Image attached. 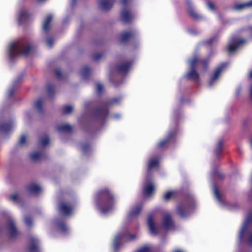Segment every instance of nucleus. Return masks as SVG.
I'll list each match as a JSON object with an SVG mask.
<instances>
[{"label":"nucleus","instance_id":"7c9ffc66","mask_svg":"<svg viewBox=\"0 0 252 252\" xmlns=\"http://www.w3.org/2000/svg\"><path fill=\"white\" fill-rule=\"evenodd\" d=\"M213 53L211 52L209 53V55L207 57L206 59L200 60L199 62L201 63V64L203 66L204 68H206L207 64L209 63L211 59V57L212 56Z\"/></svg>","mask_w":252,"mask_h":252},{"label":"nucleus","instance_id":"b1692460","mask_svg":"<svg viewBox=\"0 0 252 252\" xmlns=\"http://www.w3.org/2000/svg\"><path fill=\"white\" fill-rule=\"evenodd\" d=\"M158 160L157 158L151 159L148 163V171H151L153 169L158 167Z\"/></svg>","mask_w":252,"mask_h":252},{"label":"nucleus","instance_id":"49530a36","mask_svg":"<svg viewBox=\"0 0 252 252\" xmlns=\"http://www.w3.org/2000/svg\"><path fill=\"white\" fill-rule=\"evenodd\" d=\"M46 43L48 47L51 48L54 44V40L52 38H49L47 39Z\"/></svg>","mask_w":252,"mask_h":252},{"label":"nucleus","instance_id":"393cba45","mask_svg":"<svg viewBox=\"0 0 252 252\" xmlns=\"http://www.w3.org/2000/svg\"><path fill=\"white\" fill-rule=\"evenodd\" d=\"M250 8L249 2L237 3L234 5V8L237 10H241Z\"/></svg>","mask_w":252,"mask_h":252},{"label":"nucleus","instance_id":"6e6d98bb","mask_svg":"<svg viewBox=\"0 0 252 252\" xmlns=\"http://www.w3.org/2000/svg\"><path fill=\"white\" fill-rule=\"evenodd\" d=\"M120 117V115L119 114H116V115H114V117L116 119H117V118H119Z\"/></svg>","mask_w":252,"mask_h":252},{"label":"nucleus","instance_id":"a211bd4d","mask_svg":"<svg viewBox=\"0 0 252 252\" xmlns=\"http://www.w3.org/2000/svg\"><path fill=\"white\" fill-rule=\"evenodd\" d=\"M28 191L32 194L37 195L42 191L41 187L36 184H31L29 185L27 188Z\"/></svg>","mask_w":252,"mask_h":252},{"label":"nucleus","instance_id":"6e6552de","mask_svg":"<svg viewBox=\"0 0 252 252\" xmlns=\"http://www.w3.org/2000/svg\"><path fill=\"white\" fill-rule=\"evenodd\" d=\"M227 65V63H222L216 68L209 81L208 83L210 86H213L219 80L221 73L224 71Z\"/></svg>","mask_w":252,"mask_h":252},{"label":"nucleus","instance_id":"79ce46f5","mask_svg":"<svg viewBox=\"0 0 252 252\" xmlns=\"http://www.w3.org/2000/svg\"><path fill=\"white\" fill-rule=\"evenodd\" d=\"M151 249L147 246H143L140 248L136 252H150Z\"/></svg>","mask_w":252,"mask_h":252},{"label":"nucleus","instance_id":"1a4fd4ad","mask_svg":"<svg viewBox=\"0 0 252 252\" xmlns=\"http://www.w3.org/2000/svg\"><path fill=\"white\" fill-rule=\"evenodd\" d=\"M161 227L165 230H171L174 228V222L171 214L165 212L163 214Z\"/></svg>","mask_w":252,"mask_h":252},{"label":"nucleus","instance_id":"ea45409f","mask_svg":"<svg viewBox=\"0 0 252 252\" xmlns=\"http://www.w3.org/2000/svg\"><path fill=\"white\" fill-rule=\"evenodd\" d=\"M27 137L26 135H22L19 139V144L20 146H23L25 144H26V142H27Z\"/></svg>","mask_w":252,"mask_h":252},{"label":"nucleus","instance_id":"9d476101","mask_svg":"<svg viewBox=\"0 0 252 252\" xmlns=\"http://www.w3.org/2000/svg\"><path fill=\"white\" fill-rule=\"evenodd\" d=\"M136 237V236L135 234H129L128 232L117 234L116 235L113 240V248L115 250H117L119 246L121 245V240L123 238L128 240H132Z\"/></svg>","mask_w":252,"mask_h":252},{"label":"nucleus","instance_id":"c9c22d12","mask_svg":"<svg viewBox=\"0 0 252 252\" xmlns=\"http://www.w3.org/2000/svg\"><path fill=\"white\" fill-rule=\"evenodd\" d=\"M223 143V141L222 139H220L218 142L216 149L215 150V152L216 154H219L221 151L222 150V146Z\"/></svg>","mask_w":252,"mask_h":252},{"label":"nucleus","instance_id":"72a5a7b5","mask_svg":"<svg viewBox=\"0 0 252 252\" xmlns=\"http://www.w3.org/2000/svg\"><path fill=\"white\" fill-rule=\"evenodd\" d=\"M57 227L62 232H65L68 229V227L63 222L58 223Z\"/></svg>","mask_w":252,"mask_h":252},{"label":"nucleus","instance_id":"5701e85b","mask_svg":"<svg viewBox=\"0 0 252 252\" xmlns=\"http://www.w3.org/2000/svg\"><path fill=\"white\" fill-rule=\"evenodd\" d=\"M131 63H130L126 62L121 64L118 68L119 71L121 73H126L130 68Z\"/></svg>","mask_w":252,"mask_h":252},{"label":"nucleus","instance_id":"f704fd0d","mask_svg":"<svg viewBox=\"0 0 252 252\" xmlns=\"http://www.w3.org/2000/svg\"><path fill=\"white\" fill-rule=\"evenodd\" d=\"M189 14L194 19H199L200 16L196 13L194 9L190 8L188 10Z\"/></svg>","mask_w":252,"mask_h":252},{"label":"nucleus","instance_id":"39448f33","mask_svg":"<svg viewBox=\"0 0 252 252\" xmlns=\"http://www.w3.org/2000/svg\"><path fill=\"white\" fill-rule=\"evenodd\" d=\"M198 56L197 55H194L192 58L189 61L190 69L186 75V77L195 82H199L200 80L199 75L195 70V65L198 62Z\"/></svg>","mask_w":252,"mask_h":252},{"label":"nucleus","instance_id":"473e14b6","mask_svg":"<svg viewBox=\"0 0 252 252\" xmlns=\"http://www.w3.org/2000/svg\"><path fill=\"white\" fill-rule=\"evenodd\" d=\"M49 143V140L47 136H44L40 140L39 142V145L41 147H44L47 146Z\"/></svg>","mask_w":252,"mask_h":252},{"label":"nucleus","instance_id":"9b49d317","mask_svg":"<svg viewBox=\"0 0 252 252\" xmlns=\"http://www.w3.org/2000/svg\"><path fill=\"white\" fill-rule=\"evenodd\" d=\"M7 227V232L9 237L14 238L18 236L19 232L15 226V221L13 219H10L8 220Z\"/></svg>","mask_w":252,"mask_h":252},{"label":"nucleus","instance_id":"58836bf2","mask_svg":"<svg viewBox=\"0 0 252 252\" xmlns=\"http://www.w3.org/2000/svg\"><path fill=\"white\" fill-rule=\"evenodd\" d=\"M218 36H214L210 38L209 39L205 41L206 44L208 45H212L214 44L215 42H216L218 40Z\"/></svg>","mask_w":252,"mask_h":252},{"label":"nucleus","instance_id":"f257e3e1","mask_svg":"<svg viewBox=\"0 0 252 252\" xmlns=\"http://www.w3.org/2000/svg\"><path fill=\"white\" fill-rule=\"evenodd\" d=\"M96 206L102 215H106L113 210L116 203V197L107 189L97 191L94 196Z\"/></svg>","mask_w":252,"mask_h":252},{"label":"nucleus","instance_id":"bb28decb","mask_svg":"<svg viewBox=\"0 0 252 252\" xmlns=\"http://www.w3.org/2000/svg\"><path fill=\"white\" fill-rule=\"evenodd\" d=\"M134 34L132 32H123L120 36V40L122 42H126L128 39L132 37Z\"/></svg>","mask_w":252,"mask_h":252},{"label":"nucleus","instance_id":"4c0bfd02","mask_svg":"<svg viewBox=\"0 0 252 252\" xmlns=\"http://www.w3.org/2000/svg\"><path fill=\"white\" fill-rule=\"evenodd\" d=\"M24 223L27 226H30L32 223V220L30 217H25L24 219Z\"/></svg>","mask_w":252,"mask_h":252},{"label":"nucleus","instance_id":"f3484780","mask_svg":"<svg viewBox=\"0 0 252 252\" xmlns=\"http://www.w3.org/2000/svg\"><path fill=\"white\" fill-rule=\"evenodd\" d=\"M189 207L180 204L177 207V212L181 218H185L189 214Z\"/></svg>","mask_w":252,"mask_h":252},{"label":"nucleus","instance_id":"0eeeda50","mask_svg":"<svg viewBox=\"0 0 252 252\" xmlns=\"http://www.w3.org/2000/svg\"><path fill=\"white\" fill-rule=\"evenodd\" d=\"M131 0H121V2L123 5V8L122 9L121 14V20L125 23L130 22L134 17L133 14L127 7Z\"/></svg>","mask_w":252,"mask_h":252},{"label":"nucleus","instance_id":"4d7b16f0","mask_svg":"<svg viewBox=\"0 0 252 252\" xmlns=\"http://www.w3.org/2000/svg\"><path fill=\"white\" fill-rule=\"evenodd\" d=\"M174 252H183L182 251H181L180 250H176Z\"/></svg>","mask_w":252,"mask_h":252},{"label":"nucleus","instance_id":"09e8293b","mask_svg":"<svg viewBox=\"0 0 252 252\" xmlns=\"http://www.w3.org/2000/svg\"><path fill=\"white\" fill-rule=\"evenodd\" d=\"M102 89L103 86L101 84L98 83L96 85V90L98 93H100Z\"/></svg>","mask_w":252,"mask_h":252},{"label":"nucleus","instance_id":"20e7f679","mask_svg":"<svg viewBox=\"0 0 252 252\" xmlns=\"http://www.w3.org/2000/svg\"><path fill=\"white\" fill-rule=\"evenodd\" d=\"M245 235L248 244L252 246V211L249 213L244 222L239 233V238L243 239Z\"/></svg>","mask_w":252,"mask_h":252},{"label":"nucleus","instance_id":"de8ad7c7","mask_svg":"<svg viewBox=\"0 0 252 252\" xmlns=\"http://www.w3.org/2000/svg\"><path fill=\"white\" fill-rule=\"evenodd\" d=\"M102 55L101 53H95L94 55L93 58L95 60H98L101 58Z\"/></svg>","mask_w":252,"mask_h":252},{"label":"nucleus","instance_id":"8fccbe9b","mask_svg":"<svg viewBox=\"0 0 252 252\" xmlns=\"http://www.w3.org/2000/svg\"><path fill=\"white\" fill-rule=\"evenodd\" d=\"M99 114L100 115L101 117L103 118L106 116V112L104 110H101L99 112Z\"/></svg>","mask_w":252,"mask_h":252},{"label":"nucleus","instance_id":"c03bdc74","mask_svg":"<svg viewBox=\"0 0 252 252\" xmlns=\"http://www.w3.org/2000/svg\"><path fill=\"white\" fill-rule=\"evenodd\" d=\"M42 105V101L40 100H36L34 104L35 107L38 110H40L41 109Z\"/></svg>","mask_w":252,"mask_h":252},{"label":"nucleus","instance_id":"603ef678","mask_svg":"<svg viewBox=\"0 0 252 252\" xmlns=\"http://www.w3.org/2000/svg\"><path fill=\"white\" fill-rule=\"evenodd\" d=\"M56 74L58 77H60L61 73L60 71L58 70L56 71Z\"/></svg>","mask_w":252,"mask_h":252},{"label":"nucleus","instance_id":"dca6fc26","mask_svg":"<svg viewBox=\"0 0 252 252\" xmlns=\"http://www.w3.org/2000/svg\"><path fill=\"white\" fill-rule=\"evenodd\" d=\"M29 16L27 10L24 7L20 8L17 13V21L19 25H21L23 21L27 19Z\"/></svg>","mask_w":252,"mask_h":252},{"label":"nucleus","instance_id":"2eb2a0df","mask_svg":"<svg viewBox=\"0 0 252 252\" xmlns=\"http://www.w3.org/2000/svg\"><path fill=\"white\" fill-rule=\"evenodd\" d=\"M114 2L115 0H99L98 6L102 10L107 11L112 8Z\"/></svg>","mask_w":252,"mask_h":252},{"label":"nucleus","instance_id":"a19ab883","mask_svg":"<svg viewBox=\"0 0 252 252\" xmlns=\"http://www.w3.org/2000/svg\"><path fill=\"white\" fill-rule=\"evenodd\" d=\"M9 198H10V199L14 202L16 203L18 202L19 199L20 198V196L17 193H14L10 196Z\"/></svg>","mask_w":252,"mask_h":252},{"label":"nucleus","instance_id":"4468645a","mask_svg":"<svg viewBox=\"0 0 252 252\" xmlns=\"http://www.w3.org/2000/svg\"><path fill=\"white\" fill-rule=\"evenodd\" d=\"M142 208V205L141 204H137L132 206L128 214L127 220H130L137 217L139 215Z\"/></svg>","mask_w":252,"mask_h":252},{"label":"nucleus","instance_id":"a878e982","mask_svg":"<svg viewBox=\"0 0 252 252\" xmlns=\"http://www.w3.org/2000/svg\"><path fill=\"white\" fill-rule=\"evenodd\" d=\"M72 129L71 126L67 124H63L59 125L57 129L61 132H68Z\"/></svg>","mask_w":252,"mask_h":252},{"label":"nucleus","instance_id":"e433bc0d","mask_svg":"<svg viewBox=\"0 0 252 252\" xmlns=\"http://www.w3.org/2000/svg\"><path fill=\"white\" fill-rule=\"evenodd\" d=\"M73 110V107L71 105L65 106L63 109V112L65 114H69Z\"/></svg>","mask_w":252,"mask_h":252},{"label":"nucleus","instance_id":"4be33fe9","mask_svg":"<svg viewBox=\"0 0 252 252\" xmlns=\"http://www.w3.org/2000/svg\"><path fill=\"white\" fill-rule=\"evenodd\" d=\"M29 250L30 252H38V241L36 239H33L32 240L30 246Z\"/></svg>","mask_w":252,"mask_h":252},{"label":"nucleus","instance_id":"cd10ccee","mask_svg":"<svg viewBox=\"0 0 252 252\" xmlns=\"http://www.w3.org/2000/svg\"><path fill=\"white\" fill-rule=\"evenodd\" d=\"M213 191L214 192V195L218 202V203L220 204V205L223 206V202L222 199H221L220 195L219 193V192L217 188L215 186H213Z\"/></svg>","mask_w":252,"mask_h":252},{"label":"nucleus","instance_id":"a18cd8bd","mask_svg":"<svg viewBox=\"0 0 252 252\" xmlns=\"http://www.w3.org/2000/svg\"><path fill=\"white\" fill-rule=\"evenodd\" d=\"M249 77L252 81V84L250 88V95L251 99L252 100V70L249 73Z\"/></svg>","mask_w":252,"mask_h":252},{"label":"nucleus","instance_id":"3c124183","mask_svg":"<svg viewBox=\"0 0 252 252\" xmlns=\"http://www.w3.org/2000/svg\"><path fill=\"white\" fill-rule=\"evenodd\" d=\"M14 90L13 89H10L9 90H8V94L9 96H11L14 93Z\"/></svg>","mask_w":252,"mask_h":252},{"label":"nucleus","instance_id":"423d86ee","mask_svg":"<svg viewBox=\"0 0 252 252\" xmlns=\"http://www.w3.org/2000/svg\"><path fill=\"white\" fill-rule=\"evenodd\" d=\"M155 186L152 179L149 175H148L143 184V193L145 197L152 196L155 192Z\"/></svg>","mask_w":252,"mask_h":252},{"label":"nucleus","instance_id":"f03ea898","mask_svg":"<svg viewBox=\"0 0 252 252\" xmlns=\"http://www.w3.org/2000/svg\"><path fill=\"white\" fill-rule=\"evenodd\" d=\"M32 50L31 46L21 41L10 42L7 48V53L11 60L20 56H27Z\"/></svg>","mask_w":252,"mask_h":252},{"label":"nucleus","instance_id":"412c9836","mask_svg":"<svg viewBox=\"0 0 252 252\" xmlns=\"http://www.w3.org/2000/svg\"><path fill=\"white\" fill-rule=\"evenodd\" d=\"M175 135V132H169L168 135V137L165 139H163L161 140L158 143V147L159 148H162L164 146H165L168 142L173 137V136Z\"/></svg>","mask_w":252,"mask_h":252},{"label":"nucleus","instance_id":"5fc2aeb1","mask_svg":"<svg viewBox=\"0 0 252 252\" xmlns=\"http://www.w3.org/2000/svg\"><path fill=\"white\" fill-rule=\"evenodd\" d=\"M47 0H37V1L39 3H43L46 1Z\"/></svg>","mask_w":252,"mask_h":252},{"label":"nucleus","instance_id":"aec40b11","mask_svg":"<svg viewBox=\"0 0 252 252\" xmlns=\"http://www.w3.org/2000/svg\"><path fill=\"white\" fill-rule=\"evenodd\" d=\"M53 16L52 14L47 15L43 23L42 29L45 32H47L50 28V22L53 19Z\"/></svg>","mask_w":252,"mask_h":252},{"label":"nucleus","instance_id":"c756f323","mask_svg":"<svg viewBox=\"0 0 252 252\" xmlns=\"http://www.w3.org/2000/svg\"><path fill=\"white\" fill-rule=\"evenodd\" d=\"M91 70L87 66H85L81 69L80 75L82 77L86 78L88 76Z\"/></svg>","mask_w":252,"mask_h":252},{"label":"nucleus","instance_id":"6ab92c4d","mask_svg":"<svg viewBox=\"0 0 252 252\" xmlns=\"http://www.w3.org/2000/svg\"><path fill=\"white\" fill-rule=\"evenodd\" d=\"M179 192L176 190H169L166 191L163 195V199L166 201H168L172 198L176 197Z\"/></svg>","mask_w":252,"mask_h":252},{"label":"nucleus","instance_id":"f8f14e48","mask_svg":"<svg viewBox=\"0 0 252 252\" xmlns=\"http://www.w3.org/2000/svg\"><path fill=\"white\" fill-rule=\"evenodd\" d=\"M147 224L149 231L151 234L155 235L159 232L160 228L156 225L155 223V219L151 215H149L148 217Z\"/></svg>","mask_w":252,"mask_h":252},{"label":"nucleus","instance_id":"ddd939ff","mask_svg":"<svg viewBox=\"0 0 252 252\" xmlns=\"http://www.w3.org/2000/svg\"><path fill=\"white\" fill-rule=\"evenodd\" d=\"M74 206L68 203L63 202L59 206V211L65 216H68L73 212Z\"/></svg>","mask_w":252,"mask_h":252},{"label":"nucleus","instance_id":"37998d69","mask_svg":"<svg viewBox=\"0 0 252 252\" xmlns=\"http://www.w3.org/2000/svg\"><path fill=\"white\" fill-rule=\"evenodd\" d=\"M207 5L208 8L211 11H214L215 10V6L214 3L210 1L207 2Z\"/></svg>","mask_w":252,"mask_h":252},{"label":"nucleus","instance_id":"c85d7f7f","mask_svg":"<svg viewBox=\"0 0 252 252\" xmlns=\"http://www.w3.org/2000/svg\"><path fill=\"white\" fill-rule=\"evenodd\" d=\"M14 123L12 122L11 124H5L2 126H0V131L3 132H7L9 131L14 126Z\"/></svg>","mask_w":252,"mask_h":252},{"label":"nucleus","instance_id":"2f4dec72","mask_svg":"<svg viewBox=\"0 0 252 252\" xmlns=\"http://www.w3.org/2000/svg\"><path fill=\"white\" fill-rule=\"evenodd\" d=\"M30 158L33 161H37L41 158V154L39 152H35L30 155Z\"/></svg>","mask_w":252,"mask_h":252},{"label":"nucleus","instance_id":"864d4df0","mask_svg":"<svg viewBox=\"0 0 252 252\" xmlns=\"http://www.w3.org/2000/svg\"><path fill=\"white\" fill-rule=\"evenodd\" d=\"M250 7H252V0L248 1Z\"/></svg>","mask_w":252,"mask_h":252},{"label":"nucleus","instance_id":"7ed1b4c3","mask_svg":"<svg viewBox=\"0 0 252 252\" xmlns=\"http://www.w3.org/2000/svg\"><path fill=\"white\" fill-rule=\"evenodd\" d=\"M241 33L243 36H247V39L240 36L232 37L227 48L228 51L230 53L235 52L242 45L247 43L248 39L252 38V26H249L242 30Z\"/></svg>","mask_w":252,"mask_h":252},{"label":"nucleus","instance_id":"13d9d810","mask_svg":"<svg viewBox=\"0 0 252 252\" xmlns=\"http://www.w3.org/2000/svg\"><path fill=\"white\" fill-rule=\"evenodd\" d=\"M251 146L252 147V139L251 140Z\"/></svg>","mask_w":252,"mask_h":252}]
</instances>
